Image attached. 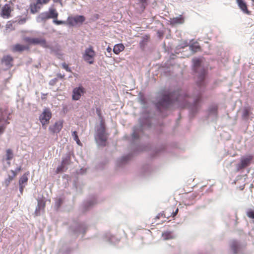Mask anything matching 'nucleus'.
I'll list each match as a JSON object with an SVG mask.
<instances>
[{
	"mask_svg": "<svg viewBox=\"0 0 254 254\" xmlns=\"http://www.w3.org/2000/svg\"><path fill=\"white\" fill-rule=\"evenodd\" d=\"M188 99L186 95L182 93V91H177L167 95H164L161 99L156 104V107L161 110L162 108L167 109L172 104L177 101L180 103L179 106L185 107L187 106L186 102Z\"/></svg>",
	"mask_w": 254,
	"mask_h": 254,
	"instance_id": "f257e3e1",
	"label": "nucleus"
},
{
	"mask_svg": "<svg viewBox=\"0 0 254 254\" xmlns=\"http://www.w3.org/2000/svg\"><path fill=\"white\" fill-rule=\"evenodd\" d=\"M179 209L178 208H175L174 206H170L166 209L164 211L159 213L155 217V220L162 218L163 220L162 222H165L166 219H169L170 217H172L174 218L178 213Z\"/></svg>",
	"mask_w": 254,
	"mask_h": 254,
	"instance_id": "f03ea898",
	"label": "nucleus"
},
{
	"mask_svg": "<svg viewBox=\"0 0 254 254\" xmlns=\"http://www.w3.org/2000/svg\"><path fill=\"white\" fill-rule=\"evenodd\" d=\"M108 134L106 132L104 122L101 121L100 126L97 128L95 138L97 141L102 145H105V142L107 140Z\"/></svg>",
	"mask_w": 254,
	"mask_h": 254,
	"instance_id": "7ed1b4c3",
	"label": "nucleus"
},
{
	"mask_svg": "<svg viewBox=\"0 0 254 254\" xmlns=\"http://www.w3.org/2000/svg\"><path fill=\"white\" fill-rule=\"evenodd\" d=\"M252 163H254V155L249 154L241 157L239 163L237 165V172L246 168Z\"/></svg>",
	"mask_w": 254,
	"mask_h": 254,
	"instance_id": "20e7f679",
	"label": "nucleus"
},
{
	"mask_svg": "<svg viewBox=\"0 0 254 254\" xmlns=\"http://www.w3.org/2000/svg\"><path fill=\"white\" fill-rule=\"evenodd\" d=\"M96 54L93 50V47L90 46L85 50L83 58L85 61L89 64H93Z\"/></svg>",
	"mask_w": 254,
	"mask_h": 254,
	"instance_id": "39448f33",
	"label": "nucleus"
},
{
	"mask_svg": "<svg viewBox=\"0 0 254 254\" xmlns=\"http://www.w3.org/2000/svg\"><path fill=\"white\" fill-rule=\"evenodd\" d=\"M58 15L59 13L55 8H51L48 11L41 13L40 16L42 20H46L50 18H57Z\"/></svg>",
	"mask_w": 254,
	"mask_h": 254,
	"instance_id": "423d86ee",
	"label": "nucleus"
},
{
	"mask_svg": "<svg viewBox=\"0 0 254 254\" xmlns=\"http://www.w3.org/2000/svg\"><path fill=\"white\" fill-rule=\"evenodd\" d=\"M52 117V113L49 109H45L44 110L43 113L39 117V120L43 127L48 125L49 123V121Z\"/></svg>",
	"mask_w": 254,
	"mask_h": 254,
	"instance_id": "0eeeda50",
	"label": "nucleus"
},
{
	"mask_svg": "<svg viewBox=\"0 0 254 254\" xmlns=\"http://www.w3.org/2000/svg\"><path fill=\"white\" fill-rule=\"evenodd\" d=\"M13 10V7L12 3H6L1 8L0 16L3 18H9L11 16V12Z\"/></svg>",
	"mask_w": 254,
	"mask_h": 254,
	"instance_id": "6e6552de",
	"label": "nucleus"
},
{
	"mask_svg": "<svg viewBox=\"0 0 254 254\" xmlns=\"http://www.w3.org/2000/svg\"><path fill=\"white\" fill-rule=\"evenodd\" d=\"M85 20V18L83 15H76L74 17L68 16L67 19V24L69 26H74L77 23H82Z\"/></svg>",
	"mask_w": 254,
	"mask_h": 254,
	"instance_id": "1a4fd4ad",
	"label": "nucleus"
},
{
	"mask_svg": "<svg viewBox=\"0 0 254 254\" xmlns=\"http://www.w3.org/2000/svg\"><path fill=\"white\" fill-rule=\"evenodd\" d=\"M85 89L81 85L73 89L72 91V99L77 101L80 99L81 96L85 93Z\"/></svg>",
	"mask_w": 254,
	"mask_h": 254,
	"instance_id": "9d476101",
	"label": "nucleus"
},
{
	"mask_svg": "<svg viewBox=\"0 0 254 254\" xmlns=\"http://www.w3.org/2000/svg\"><path fill=\"white\" fill-rule=\"evenodd\" d=\"M63 121L57 122L53 126L49 127V130L52 133H59L63 128Z\"/></svg>",
	"mask_w": 254,
	"mask_h": 254,
	"instance_id": "9b49d317",
	"label": "nucleus"
},
{
	"mask_svg": "<svg viewBox=\"0 0 254 254\" xmlns=\"http://www.w3.org/2000/svg\"><path fill=\"white\" fill-rule=\"evenodd\" d=\"M13 61V59L10 55L3 56L1 60V62L3 63L8 68H10L12 66Z\"/></svg>",
	"mask_w": 254,
	"mask_h": 254,
	"instance_id": "f8f14e48",
	"label": "nucleus"
},
{
	"mask_svg": "<svg viewBox=\"0 0 254 254\" xmlns=\"http://www.w3.org/2000/svg\"><path fill=\"white\" fill-rule=\"evenodd\" d=\"M253 114L252 108L251 107H245L242 114V118L245 121H248L249 117Z\"/></svg>",
	"mask_w": 254,
	"mask_h": 254,
	"instance_id": "ddd939ff",
	"label": "nucleus"
},
{
	"mask_svg": "<svg viewBox=\"0 0 254 254\" xmlns=\"http://www.w3.org/2000/svg\"><path fill=\"white\" fill-rule=\"evenodd\" d=\"M29 49V47L28 46H25L20 44H16L12 47V51L13 52H21L25 50H28Z\"/></svg>",
	"mask_w": 254,
	"mask_h": 254,
	"instance_id": "4468645a",
	"label": "nucleus"
},
{
	"mask_svg": "<svg viewBox=\"0 0 254 254\" xmlns=\"http://www.w3.org/2000/svg\"><path fill=\"white\" fill-rule=\"evenodd\" d=\"M31 44L37 45L40 44L44 47H48L46 41L44 39L39 38H32Z\"/></svg>",
	"mask_w": 254,
	"mask_h": 254,
	"instance_id": "2eb2a0df",
	"label": "nucleus"
},
{
	"mask_svg": "<svg viewBox=\"0 0 254 254\" xmlns=\"http://www.w3.org/2000/svg\"><path fill=\"white\" fill-rule=\"evenodd\" d=\"M41 4L38 3L37 1L35 3H31L29 6L30 12L35 14L41 9Z\"/></svg>",
	"mask_w": 254,
	"mask_h": 254,
	"instance_id": "dca6fc26",
	"label": "nucleus"
},
{
	"mask_svg": "<svg viewBox=\"0 0 254 254\" xmlns=\"http://www.w3.org/2000/svg\"><path fill=\"white\" fill-rule=\"evenodd\" d=\"M185 21L184 17L182 15H180L177 17L171 19V23L173 24H181L184 23Z\"/></svg>",
	"mask_w": 254,
	"mask_h": 254,
	"instance_id": "f3484780",
	"label": "nucleus"
},
{
	"mask_svg": "<svg viewBox=\"0 0 254 254\" xmlns=\"http://www.w3.org/2000/svg\"><path fill=\"white\" fill-rule=\"evenodd\" d=\"M10 172L12 173V175H8V178H6L4 181V183L6 186H8L10 182L17 176V173L16 171L11 170Z\"/></svg>",
	"mask_w": 254,
	"mask_h": 254,
	"instance_id": "a211bd4d",
	"label": "nucleus"
},
{
	"mask_svg": "<svg viewBox=\"0 0 254 254\" xmlns=\"http://www.w3.org/2000/svg\"><path fill=\"white\" fill-rule=\"evenodd\" d=\"M125 46L123 44H118L115 45L113 48V52L115 54L118 55L120 52L124 51Z\"/></svg>",
	"mask_w": 254,
	"mask_h": 254,
	"instance_id": "6ab92c4d",
	"label": "nucleus"
},
{
	"mask_svg": "<svg viewBox=\"0 0 254 254\" xmlns=\"http://www.w3.org/2000/svg\"><path fill=\"white\" fill-rule=\"evenodd\" d=\"M13 157V153L12 150L11 149H7L6 150V161H7V164L8 165H10V161Z\"/></svg>",
	"mask_w": 254,
	"mask_h": 254,
	"instance_id": "aec40b11",
	"label": "nucleus"
},
{
	"mask_svg": "<svg viewBox=\"0 0 254 254\" xmlns=\"http://www.w3.org/2000/svg\"><path fill=\"white\" fill-rule=\"evenodd\" d=\"M240 8L245 12L249 13L246 3L243 0H237Z\"/></svg>",
	"mask_w": 254,
	"mask_h": 254,
	"instance_id": "412c9836",
	"label": "nucleus"
},
{
	"mask_svg": "<svg viewBox=\"0 0 254 254\" xmlns=\"http://www.w3.org/2000/svg\"><path fill=\"white\" fill-rule=\"evenodd\" d=\"M27 175H28V173L27 174L25 173L20 177L19 181V186H22V185H25V186H26V185L27 184V183L28 182V178H27Z\"/></svg>",
	"mask_w": 254,
	"mask_h": 254,
	"instance_id": "4be33fe9",
	"label": "nucleus"
},
{
	"mask_svg": "<svg viewBox=\"0 0 254 254\" xmlns=\"http://www.w3.org/2000/svg\"><path fill=\"white\" fill-rule=\"evenodd\" d=\"M7 114V109L6 107L0 108V123L4 120V116Z\"/></svg>",
	"mask_w": 254,
	"mask_h": 254,
	"instance_id": "5701e85b",
	"label": "nucleus"
},
{
	"mask_svg": "<svg viewBox=\"0 0 254 254\" xmlns=\"http://www.w3.org/2000/svg\"><path fill=\"white\" fill-rule=\"evenodd\" d=\"M70 163V156L68 155L65 158H64L62 161V164L64 167L66 165H69Z\"/></svg>",
	"mask_w": 254,
	"mask_h": 254,
	"instance_id": "b1692460",
	"label": "nucleus"
},
{
	"mask_svg": "<svg viewBox=\"0 0 254 254\" xmlns=\"http://www.w3.org/2000/svg\"><path fill=\"white\" fill-rule=\"evenodd\" d=\"M72 135L74 140L76 142L77 144L79 145H81V143L77 135V132L76 131H73L72 133Z\"/></svg>",
	"mask_w": 254,
	"mask_h": 254,
	"instance_id": "393cba45",
	"label": "nucleus"
},
{
	"mask_svg": "<svg viewBox=\"0 0 254 254\" xmlns=\"http://www.w3.org/2000/svg\"><path fill=\"white\" fill-rule=\"evenodd\" d=\"M193 62L194 66L195 68V70H197V68L200 66V64H201V61L200 60L198 59H193Z\"/></svg>",
	"mask_w": 254,
	"mask_h": 254,
	"instance_id": "a878e982",
	"label": "nucleus"
},
{
	"mask_svg": "<svg viewBox=\"0 0 254 254\" xmlns=\"http://www.w3.org/2000/svg\"><path fill=\"white\" fill-rule=\"evenodd\" d=\"M206 74V70L204 69H202L198 77V78L200 79V81H202L204 80Z\"/></svg>",
	"mask_w": 254,
	"mask_h": 254,
	"instance_id": "bb28decb",
	"label": "nucleus"
},
{
	"mask_svg": "<svg viewBox=\"0 0 254 254\" xmlns=\"http://www.w3.org/2000/svg\"><path fill=\"white\" fill-rule=\"evenodd\" d=\"M191 50L193 52H196L200 50V47L199 46L192 45L190 47Z\"/></svg>",
	"mask_w": 254,
	"mask_h": 254,
	"instance_id": "cd10ccee",
	"label": "nucleus"
},
{
	"mask_svg": "<svg viewBox=\"0 0 254 254\" xmlns=\"http://www.w3.org/2000/svg\"><path fill=\"white\" fill-rule=\"evenodd\" d=\"M247 215L249 218L254 219V210H249L247 212Z\"/></svg>",
	"mask_w": 254,
	"mask_h": 254,
	"instance_id": "c85d7f7f",
	"label": "nucleus"
},
{
	"mask_svg": "<svg viewBox=\"0 0 254 254\" xmlns=\"http://www.w3.org/2000/svg\"><path fill=\"white\" fill-rule=\"evenodd\" d=\"M53 22L56 25L64 24L67 23L64 21L58 20H57V18L54 19Z\"/></svg>",
	"mask_w": 254,
	"mask_h": 254,
	"instance_id": "c756f323",
	"label": "nucleus"
},
{
	"mask_svg": "<svg viewBox=\"0 0 254 254\" xmlns=\"http://www.w3.org/2000/svg\"><path fill=\"white\" fill-rule=\"evenodd\" d=\"M64 168L65 167L61 164V165L57 168L56 173L58 174L64 171Z\"/></svg>",
	"mask_w": 254,
	"mask_h": 254,
	"instance_id": "7c9ffc66",
	"label": "nucleus"
},
{
	"mask_svg": "<svg viewBox=\"0 0 254 254\" xmlns=\"http://www.w3.org/2000/svg\"><path fill=\"white\" fill-rule=\"evenodd\" d=\"M196 197V194L195 193H191L189 195H188L187 198H188L190 200H194Z\"/></svg>",
	"mask_w": 254,
	"mask_h": 254,
	"instance_id": "2f4dec72",
	"label": "nucleus"
},
{
	"mask_svg": "<svg viewBox=\"0 0 254 254\" xmlns=\"http://www.w3.org/2000/svg\"><path fill=\"white\" fill-rule=\"evenodd\" d=\"M201 99V95L199 94L196 98L194 99V106H196L197 103L199 102V101Z\"/></svg>",
	"mask_w": 254,
	"mask_h": 254,
	"instance_id": "473e14b6",
	"label": "nucleus"
},
{
	"mask_svg": "<svg viewBox=\"0 0 254 254\" xmlns=\"http://www.w3.org/2000/svg\"><path fill=\"white\" fill-rule=\"evenodd\" d=\"M62 66L67 71H68V72H71V70L70 68L68 67V65L65 63H63Z\"/></svg>",
	"mask_w": 254,
	"mask_h": 254,
	"instance_id": "72a5a7b5",
	"label": "nucleus"
},
{
	"mask_svg": "<svg viewBox=\"0 0 254 254\" xmlns=\"http://www.w3.org/2000/svg\"><path fill=\"white\" fill-rule=\"evenodd\" d=\"M50 0H36L38 3L41 4V5L48 3Z\"/></svg>",
	"mask_w": 254,
	"mask_h": 254,
	"instance_id": "f704fd0d",
	"label": "nucleus"
},
{
	"mask_svg": "<svg viewBox=\"0 0 254 254\" xmlns=\"http://www.w3.org/2000/svg\"><path fill=\"white\" fill-rule=\"evenodd\" d=\"M8 124H9L8 122L6 123L4 125H3L0 126V135L1 134L4 132L6 127V125Z\"/></svg>",
	"mask_w": 254,
	"mask_h": 254,
	"instance_id": "c9c22d12",
	"label": "nucleus"
},
{
	"mask_svg": "<svg viewBox=\"0 0 254 254\" xmlns=\"http://www.w3.org/2000/svg\"><path fill=\"white\" fill-rule=\"evenodd\" d=\"M141 3L142 7L145 8V6L147 5V0H138Z\"/></svg>",
	"mask_w": 254,
	"mask_h": 254,
	"instance_id": "e433bc0d",
	"label": "nucleus"
},
{
	"mask_svg": "<svg viewBox=\"0 0 254 254\" xmlns=\"http://www.w3.org/2000/svg\"><path fill=\"white\" fill-rule=\"evenodd\" d=\"M32 38H30V37H24L23 38V41L27 43H28L29 44H31V43H32Z\"/></svg>",
	"mask_w": 254,
	"mask_h": 254,
	"instance_id": "4c0bfd02",
	"label": "nucleus"
},
{
	"mask_svg": "<svg viewBox=\"0 0 254 254\" xmlns=\"http://www.w3.org/2000/svg\"><path fill=\"white\" fill-rule=\"evenodd\" d=\"M132 136L134 139H137L139 138V135L135 130H134L132 134Z\"/></svg>",
	"mask_w": 254,
	"mask_h": 254,
	"instance_id": "58836bf2",
	"label": "nucleus"
},
{
	"mask_svg": "<svg viewBox=\"0 0 254 254\" xmlns=\"http://www.w3.org/2000/svg\"><path fill=\"white\" fill-rule=\"evenodd\" d=\"M58 79L56 78L53 79L50 81V84L51 85H54L56 83Z\"/></svg>",
	"mask_w": 254,
	"mask_h": 254,
	"instance_id": "ea45409f",
	"label": "nucleus"
},
{
	"mask_svg": "<svg viewBox=\"0 0 254 254\" xmlns=\"http://www.w3.org/2000/svg\"><path fill=\"white\" fill-rule=\"evenodd\" d=\"M26 21V18H23L19 19L18 22L19 24H22L24 23Z\"/></svg>",
	"mask_w": 254,
	"mask_h": 254,
	"instance_id": "a19ab883",
	"label": "nucleus"
},
{
	"mask_svg": "<svg viewBox=\"0 0 254 254\" xmlns=\"http://www.w3.org/2000/svg\"><path fill=\"white\" fill-rule=\"evenodd\" d=\"M25 187V185L19 186V190H20L21 193H22L23 189Z\"/></svg>",
	"mask_w": 254,
	"mask_h": 254,
	"instance_id": "79ce46f5",
	"label": "nucleus"
},
{
	"mask_svg": "<svg viewBox=\"0 0 254 254\" xmlns=\"http://www.w3.org/2000/svg\"><path fill=\"white\" fill-rule=\"evenodd\" d=\"M57 77L59 78H61V79H63L64 78V74H62L61 73H59L57 74Z\"/></svg>",
	"mask_w": 254,
	"mask_h": 254,
	"instance_id": "37998d69",
	"label": "nucleus"
},
{
	"mask_svg": "<svg viewBox=\"0 0 254 254\" xmlns=\"http://www.w3.org/2000/svg\"><path fill=\"white\" fill-rule=\"evenodd\" d=\"M107 52H108L110 53V52H111V51H112V49H111V47H108L107 48Z\"/></svg>",
	"mask_w": 254,
	"mask_h": 254,
	"instance_id": "c03bdc74",
	"label": "nucleus"
},
{
	"mask_svg": "<svg viewBox=\"0 0 254 254\" xmlns=\"http://www.w3.org/2000/svg\"><path fill=\"white\" fill-rule=\"evenodd\" d=\"M58 202L59 204L60 205L62 203V199L61 198L59 199Z\"/></svg>",
	"mask_w": 254,
	"mask_h": 254,
	"instance_id": "a18cd8bd",
	"label": "nucleus"
},
{
	"mask_svg": "<svg viewBox=\"0 0 254 254\" xmlns=\"http://www.w3.org/2000/svg\"><path fill=\"white\" fill-rule=\"evenodd\" d=\"M21 167H19L16 169V171L19 172L21 170Z\"/></svg>",
	"mask_w": 254,
	"mask_h": 254,
	"instance_id": "49530a36",
	"label": "nucleus"
},
{
	"mask_svg": "<svg viewBox=\"0 0 254 254\" xmlns=\"http://www.w3.org/2000/svg\"><path fill=\"white\" fill-rule=\"evenodd\" d=\"M51 50H52V51L54 52L56 54H58L57 52L55 50H54L53 49L51 48Z\"/></svg>",
	"mask_w": 254,
	"mask_h": 254,
	"instance_id": "de8ad7c7",
	"label": "nucleus"
},
{
	"mask_svg": "<svg viewBox=\"0 0 254 254\" xmlns=\"http://www.w3.org/2000/svg\"><path fill=\"white\" fill-rule=\"evenodd\" d=\"M244 186H243L241 189L242 190L244 189Z\"/></svg>",
	"mask_w": 254,
	"mask_h": 254,
	"instance_id": "09e8293b",
	"label": "nucleus"
},
{
	"mask_svg": "<svg viewBox=\"0 0 254 254\" xmlns=\"http://www.w3.org/2000/svg\"><path fill=\"white\" fill-rule=\"evenodd\" d=\"M198 84L199 86L200 85V83H198Z\"/></svg>",
	"mask_w": 254,
	"mask_h": 254,
	"instance_id": "8fccbe9b",
	"label": "nucleus"
},
{
	"mask_svg": "<svg viewBox=\"0 0 254 254\" xmlns=\"http://www.w3.org/2000/svg\"><path fill=\"white\" fill-rule=\"evenodd\" d=\"M232 247H233V248L234 249V247H235L234 245H233L232 246Z\"/></svg>",
	"mask_w": 254,
	"mask_h": 254,
	"instance_id": "3c124183",
	"label": "nucleus"
}]
</instances>
